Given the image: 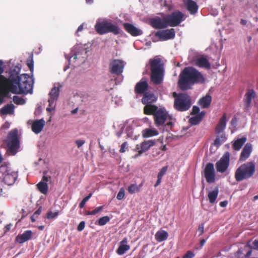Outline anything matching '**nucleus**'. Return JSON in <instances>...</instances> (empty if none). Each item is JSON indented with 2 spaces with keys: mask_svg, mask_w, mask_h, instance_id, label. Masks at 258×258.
<instances>
[{
  "mask_svg": "<svg viewBox=\"0 0 258 258\" xmlns=\"http://www.w3.org/2000/svg\"><path fill=\"white\" fill-rule=\"evenodd\" d=\"M125 195L124 190L123 188L120 189L119 192H118L116 198L118 200H121L123 199Z\"/></svg>",
  "mask_w": 258,
  "mask_h": 258,
  "instance_id": "obj_45",
  "label": "nucleus"
},
{
  "mask_svg": "<svg viewBox=\"0 0 258 258\" xmlns=\"http://www.w3.org/2000/svg\"><path fill=\"white\" fill-rule=\"evenodd\" d=\"M32 236V231L30 230H26L22 234H19L15 238L16 242L22 244L29 240Z\"/></svg>",
  "mask_w": 258,
  "mask_h": 258,
  "instance_id": "obj_20",
  "label": "nucleus"
},
{
  "mask_svg": "<svg viewBox=\"0 0 258 258\" xmlns=\"http://www.w3.org/2000/svg\"><path fill=\"white\" fill-rule=\"evenodd\" d=\"M167 118V112L162 108H159L154 115L155 123L157 126L163 125Z\"/></svg>",
  "mask_w": 258,
  "mask_h": 258,
  "instance_id": "obj_15",
  "label": "nucleus"
},
{
  "mask_svg": "<svg viewBox=\"0 0 258 258\" xmlns=\"http://www.w3.org/2000/svg\"><path fill=\"white\" fill-rule=\"evenodd\" d=\"M15 106L12 103L5 105L0 109L1 115L13 114L14 112Z\"/></svg>",
  "mask_w": 258,
  "mask_h": 258,
  "instance_id": "obj_29",
  "label": "nucleus"
},
{
  "mask_svg": "<svg viewBox=\"0 0 258 258\" xmlns=\"http://www.w3.org/2000/svg\"><path fill=\"white\" fill-rule=\"evenodd\" d=\"M167 169V166H164L161 169V170H160L158 174L157 180L154 185L155 187H157L161 183L162 178L163 176L165 174V173L166 172Z\"/></svg>",
  "mask_w": 258,
  "mask_h": 258,
  "instance_id": "obj_38",
  "label": "nucleus"
},
{
  "mask_svg": "<svg viewBox=\"0 0 258 258\" xmlns=\"http://www.w3.org/2000/svg\"><path fill=\"white\" fill-rule=\"evenodd\" d=\"M184 15L179 11H175L166 16L168 26L176 27L182 21Z\"/></svg>",
  "mask_w": 258,
  "mask_h": 258,
  "instance_id": "obj_10",
  "label": "nucleus"
},
{
  "mask_svg": "<svg viewBox=\"0 0 258 258\" xmlns=\"http://www.w3.org/2000/svg\"><path fill=\"white\" fill-rule=\"evenodd\" d=\"M127 145V143L126 142H124L122 144L120 147V149L119 150L120 153H122L125 152V149L126 148Z\"/></svg>",
  "mask_w": 258,
  "mask_h": 258,
  "instance_id": "obj_52",
  "label": "nucleus"
},
{
  "mask_svg": "<svg viewBox=\"0 0 258 258\" xmlns=\"http://www.w3.org/2000/svg\"><path fill=\"white\" fill-rule=\"evenodd\" d=\"M211 101V96L209 95H206L199 100V104L202 108H206L210 106Z\"/></svg>",
  "mask_w": 258,
  "mask_h": 258,
  "instance_id": "obj_31",
  "label": "nucleus"
},
{
  "mask_svg": "<svg viewBox=\"0 0 258 258\" xmlns=\"http://www.w3.org/2000/svg\"><path fill=\"white\" fill-rule=\"evenodd\" d=\"M184 3L187 10L190 14H195L197 12L198 6L195 2L192 0H185Z\"/></svg>",
  "mask_w": 258,
  "mask_h": 258,
  "instance_id": "obj_25",
  "label": "nucleus"
},
{
  "mask_svg": "<svg viewBox=\"0 0 258 258\" xmlns=\"http://www.w3.org/2000/svg\"><path fill=\"white\" fill-rule=\"evenodd\" d=\"M3 62L2 60H0V76L4 72V69L3 67Z\"/></svg>",
  "mask_w": 258,
  "mask_h": 258,
  "instance_id": "obj_60",
  "label": "nucleus"
},
{
  "mask_svg": "<svg viewBox=\"0 0 258 258\" xmlns=\"http://www.w3.org/2000/svg\"><path fill=\"white\" fill-rule=\"evenodd\" d=\"M205 115V111H202L195 116L191 117L189 119V122L191 125H197L202 120Z\"/></svg>",
  "mask_w": 258,
  "mask_h": 258,
  "instance_id": "obj_30",
  "label": "nucleus"
},
{
  "mask_svg": "<svg viewBox=\"0 0 258 258\" xmlns=\"http://www.w3.org/2000/svg\"><path fill=\"white\" fill-rule=\"evenodd\" d=\"M14 85L16 86L17 94H27L32 90V83L29 76L26 74L21 75L19 80Z\"/></svg>",
  "mask_w": 258,
  "mask_h": 258,
  "instance_id": "obj_6",
  "label": "nucleus"
},
{
  "mask_svg": "<svg viewBox=\"0 0 258 258\" xmlns=\"http://www.w3.org/2000/svg\"><path fill=\"white\" fill-rule=\"evenodd\" d=\"M85 222L84 221H81L77 227V230L79 231H82L85 228Z\"/></svg>",
  "mask_w": 258,
  "mask_h": 258,
  "instance_id": "obj_50",
  "label": "nucleus"
},
{
  "mask_svg": "<svg viewBox=\"0 0 258 258\" xmlns=\"http://www.w3.org/2000/svg\"><path fill=\"white\" fill-rule=\"evenodd\" d=\"M196 64L201 68L207 69H210L211 65L207 58L202 56L198 58L196 60Z\"/></svg>",
  "mask_w": 258,
  "mask_h": 258,
  "instance_id": "obj_27",
  "label": "nucleus"
},
{
  "mask_svg": "<svg viewBox=\"0 0 258 258\" xmlns=\"http://www.w3.org/2000/svg\"><path fill=\"white\" fill-rule=\"evenodd\" d=\"M59 94V88L57 87H53L49 93L50 96L48 99L49 107L46 108V110L50 111L55 107L54 102L57 100Z\"/></svg>",
  "mask_w": 258,
  "mask_h": 258,
  "instance_id": "obj_12",
  "label": "nucleus"
},
{
  "mask_svg": "<svg viewBox=\"0 0 258 258\" xmlns=\"http://www.w3.org/2000/svg\"><path fill=\"white\" fill-rule=\"evenodd\" d=\"M125 63L124 61L119 59H113L110 60L109 64V72L111 74L120 75L123 72Z\"/></svg>",
  "mask_w": 258,
  "mask_h": 258,
  "instance_id": "obj_9",
  "label": "nucleus"
},
{
  "mask_svg": "<svg viewBox=\"0 0 258 258\" xmlns=\"http://www.w3.org/2000/svg\"><path fill=\"white\" fill-rule=\"evenodd\" d=\"M103 208V206H99L95 208L94 210L92 211V213H93V215H94L100 212H101Z\"/></svg>",
  "mask_w": 258,
  "mask_h": 258,
  "instance_id": "obj_49",
  "label": "nucleus"
},
{
  "mask_svg": "<svg viewBox=\"0 0 258 258\" xmlns=\"http://www.w3.org/2000/svg\"><path fill=\"white\" fill-rule=\"evenodd\" d=\"M41 213V207H40L34 213V214L37 217Z\"/></svg>",
  "mask_w": 258,
  "mask_h": 258,
  "instance_id": "obj_56",
  "label": "nucleus"
},
{
  "mask_svg": "<svg viewBox=\"0 0 258 258\" xmlns=\"http://www.w3.org/2000/svg\"><path fill=\"white\" fill-rule=\"evenodd\" d=\"M18 130L15 129L11 131L8 135L7 152L12 155L16 154L19 148V141L18 138Z\"/></svg>",
  "mask_w": 258,
  "mask_h": 258,
  "instance_id": "obj_7",
  "label": "nucleus"
},
{
  "mask_svg": "<svg viewBox=\"0 0 258 258\" xmlns=\"http://www.w3.org/2000/svg\"><path fill=\"white\" fill-rule=\"evenodd\" d=\"M252 150V145L250 143H247L242 149L240 156V160L241 161H245L250 156Z\"/></svg>",
  "mask_w": 258,
  "mask_h": 258,
  "instance_id": "obj_21",
  "label": "nucleus"
},
{
  "mask_svg": "<svg viewBox=\"0 0 258 258\" xmlns=\"http://www.w3.org/2000/svg\"><path fill=\"white\" fill-rule=\"evenodd\" d=\"M226 140L225 135L222 134L220 136H218L214 141V145L217 147L220 146Z\"/></svg>",
  "mask_w": 258,
  "mask_h": 258,
  "instance_id": "obj_39",
  "label": "nucleus"
},
{
  "mask_svg": "<svg viewBox=\"0 0 258 258\" xmlns=\"http://www.w3.org/2000/svg\"><path fill=\"white\" fill-rule=\"evenodd\" d=\"M255 171V165L254 162H248L241 164L235 171V180L241 181L251 178Z\"/></svg>",
  "mask_w": 258,
  "mask_h": 258,
  "instance_id": "obj_3",
  "label": "nucleus"
},
{
  "mask_svg": "<svg viewBox=\"0 0 258 258\" xmlns=\"http://www.w3.org/2000/svg\"><path fill=\"white\" fill-rule=\"evenodd\" d=\"M127 243V238H124L119 243L118 248L116 250V253L119 255L123 254L126 251L130 248V246Z\"/></svg>",
  "mask_w": 258,
  "mask_h": 258,
  "instance_id": "obj_24",
  "label": "nucleus"
},
{
  "mask_svg": "<svg viewBox=\"0 0 258 258\" xmlns=\"http://www.w3.org/2000/svg\"><path fill=\"white\" fill-rule=\"evenodd\" d=\"M159 108L153 104H147L144 107V113L146 115H154Z\"/></svg>",
  "mask_w": 258,
  "mask_h": 258,
  "instance_id": "obj_28",
  "label": "nucleus"
},
{
  "mask_svg": "<svg viewBox=\"0 0 258 258\" xmlns=\"http://www.w3.org/2000/svg\"><path fill=\"white\" fill-rule=\"evenodd\" d=\"M37 217L33 214V215L31 217V220L32 222H34L36 221V218Z\"/></svg>",
  "mask_w": 258,
  "mask_h": 258,
  "instance_id": "obj_62",
  "label": "nucleus"
},
{
  "mask_svg": "<svg viewBox=\"0 0 258 258\" xmlns=\"http://www.w3.org/2000/svg\"><path fill=\"white\" fill-rule=\"evenodd\" d=\"M149 87L147 81L142 79L138 83H137L135 87V92L136 94H142L146 93Z\"/></svg>",
  "mask_w": 258,
  "mask_h": 258,
  "instance_id": "obj_18",
  "label": "nucleus"
},
{
  "mask_svg": "<svg viewBox=\"0 0 258 258\" xmlns=\"http://www.w3.org/2000/svg\"><path fill=\"white\" fill-rule=\"evenodd\" d=\"M226 115L224 113L219 121L215 128V132L217 134H219L226 127Z\"/></svg>",
  "mask_w": 258,
  "mask_h": 258,
  "instance_id": "obj_26",
  "label": "nucleus"
},
{
  "mask_svg": "<svg viewBox=\"0 0 258 258\" xmlns=\"http://www.w3.org/2000/svg\"><path fill=\"white\" fill-rule=\"evenodd\" d=\"M255 96V92L253 90H249L245 94V100L247 104H249L251 102L252 98Z\"/></svg>",
  "mask_w": 258,
  "mask_h": 258,
  "instance_id": "obj_40",
  "label": "nucleus"
},
{
  "mask_svg": "<svg viewBox=\"0 0 258 258\" xmlns=\"http://www.w3.org/2000/svg\"><path fill=\"white\" fill-rule=\"evenodd\" d=\"M219 194V189L218 187H216L213 190L209 191L208 194V197L209 202L213 204L216 201Z\"/></svg>",
  "mask_w": 258,
  "mask_h": 258,
  "instance_id": "obj_33",
  "label": "nucleus"
},
{
  "mask_svg": "<svg viewBox=\"0 0 258 258\" xmlns=\"http://www.w3.org/2000/svg\"><path fill=\"white\" fill-rule=\"evenodd\" d=\"M110 220V218L105 216L102 217L100 218L98 220V224L100 226H103L105 225L107 222H108Z\"/></svg>",
  "mask_w": 258,
  "mask_h": 258,
  "instance_id": "obj_43",
  "label": "nucleus"
},
{
  "mask_svg": "<svg viewBox=\"0 0 258 258\" xmlns=\"http://www.w3.org/2000/svg\"><path fill=\"white\" fill-rule=\"evenodd\" d=\"M142 184L137 185L135 184H132L128 187V191L131 194H133L140 190Z\"/></svg>",
  "mask_w": 258,
  "mask_h": 258,
  "instance_id": "obj_41",
  "label": "nucleus"
},
{
  "mask_svg": "<svg viewBox=\"0 0 258 258\" xmlns=\"http://www.w3.org/2000/svg\"><path fill=\"white\" fill-rule=\"evenodd\" d=\"M88 200L87 199V198H86L85 197L82 200V201L81 202V203H80L79 204V207L81 209H82L84 207L85 204H86V203L88 201Z\"/></svg>",
  "mask_w": 258,
  "mask_h": 258,
  "instance_id": "obj_54",
  "label": "nucleus"
},
{
  "mask_svg": "<svg viewBox=\"0 0 258 258\" xmlns=\"http://www.w3.org/2000/svg\"><path fill=\"white\" fill-rule=\"evenodd\" d=\"M168 236V232L163 230L158 231L155 235V239L158 242H162L166 240Z\"/></svg>",
  "mask_w": 258,
  "mask_h": 258,
  "instance_id": "obj_32",
  "label": "nucleus"
},
{
  "mask_svg": "<svg viewBox=\"0 0 258 258\" xmlns=\"http://www.w3.org/2000/svg\"><path fill=\"white\" fill-rule=\"evenodd\" d=\"M75 143L76 144L78 148H80L85 143V141L83 140H78L75 141Z\"/></svg>",
  "mask_w": 258,
  "mask_h": 258,
  "instance_id": "obj_51",
  "label": "nucleus"
},
{
  "mask_svg": "<svg viewBox=\"0 0 258 258\" xmlns=\"http://www.w3.org/2000/svg\"><path fill=\"white\" fill-rule=\"evenodd\" d=\"M95 29L99 35L111 33L116 35L120 34L121 31L120 28L117 25L113 24L111 21L106 20L96 22L95 25Z\"/></svg>",
  "mask_w": 258,
  "mask_h": 258,
  "instance_id": "obj_4",
  "label": "nucleus"
},
{
  "mask_svg": "<svg viewBox=\"0 0 258 258\" xmlns=\"http://www.w3.org/2000/svg\"><path fill=\"white\" fill-rule=\"evenodd\" d=\"M246 141V139L245 137L238 139L236 140L233 144V148L234 150L238 151L239 150L243 144Z\"/></svg>",
  "mask_w": 258,
  "mask_h": 258,
  "instance_id": "obj_36",
  "label": "nucleus"
},
{
  "mask_svg": "<svg viewBox=\"0 0 258 258\" xmlns=\"http://www.w3.org/2000/svg\"><path fill=\"white\" fill-rule=\"evenodd\" d=\"M198 230L200 231V235L204 233V225L201 224L199 226Z\"/></svg>",
  "mask_w": 258,
  "mask_h": 258,
  "instance_id": "obj_58",
  "label": "nucleus"
},
{
  "mask_svg": "<svg viewBox=\"0 0 258 258\" xmlns=\"http://www.w3.org/2000/svg\"><path fill=\"white\" fill-rule=\"evenodd\" d=\"M83 29V24H82L79 26L76 32L78 33L79 32L81 31Z\"/></svg>",
  "mask_w": 258,
  "mask_h": 258,
  "instance_id": "obj_61",
  "label": "nucleus"
},
{
  "mask_svg": "<svg viewBox=\"0 0 258 258\" xmlns=\"http://www.w3.org/2000/svg\"><path fill=\"white\" fill-rule=\"evenodd\" d=\"M151 80L155 85L161 84L163 78V65L159 58L150 60Z\"/></svg>",
  "mask_w": 258,
  "mask_h": 258,
  "instance_id": "obj_2",
  "label": "nucleus"
},
{
  "mask_svg": "<svg viewBox=\"0 0 258 258\" xmlns=\"http://www.w3.org/2000/svg\"><path fill=\"white\" fill-rule=\"evenodd\" d=\"M47 171H46L43 172V176L42 177L41 181L45 182L46 183L47 182H48L49 180H51V176L47 175Z\"/></svg>",
  "mask_w": 258,
  "mask_h": 258,
  "instance_id": "obj_47",
  "label": "nucleus"
},
{
  "mask_svg": "<svg viewBox=\"0 0 258 258\" xmlns=\"http://www.w3.org/2000/svg\"><path fill=\"white\" fill-rule=\"evenodd\" d=\"M142 135L144 138H149L158 135V132L155 129L146 128L143 131Z\"/></svg>",
  "mask_w": 258,
  "mask_h": 258,
  "instance_id": "obj_35",
  "label": "nucleus"
},
{
  "mask_svg": "<svg viewBox=\"0 0 258 258\" xmlns=\"http://www.w3.org/2000/svg\"><path fill=\"white\" fill-rule=\"evenodd\" d=\"M206 242V240L205 239H202V240H201L200 241V245L201 246H203L204 244Z\"/></svg>",
  "mask_w": 258,
  "mask_h": 258,
  "instance_id": "obj_63",
  "label": "nucleus"
},
{
  "mask_svg": "<svg viewBox=\"0 0 258 258\" xmlns=\"http://www.w3.org/2000/svg\"><path fill=\"white\" fill-rule=\"evenodd\" d=\"M157 99V98L154 94L150 92H146L144 94L142 98V102L145 105L152 104V103L156 101Z\"/></svg>",
  "mask_w": 258,
  "mask_h": 258,
  "instance_id": "obj_23",
  "label": "nucleus"
},
{
  "mask_svg": "<svg viewBox=\"0 0 258 258\" xmlns=\"http://www.w3.org/2000/svg\"><path fill=\"white\" fill-rule=\"evenodd\" d=\"M228 202L227 201H224L222 202H221L219 204V205L221 207H225L227 205Z\"/></svg>",
  "mask_w": 258,
  "mask_h": 258,
  "instance_id": "obj_57",
  "label": "nucleus"
},
{
  "mask_svg": "<svg viewBox=\"0 0 258 258\" xmlns=\"http://www.w3.org/2000/svg\"><path fill=\"white\" fill-rule=\"evenodd\" d=\"M37 187L40 192L44 195L47 194L48 190V186L47 183L40 181L37 184Z\"/></svg>",
  "mask_w": 258,
  "mask_h": 258,
  "instance_id": "obj_37",
  "label": "nucleus"
},
{
  "mask_svg": "<svg viewBox=\"0 0 258 258\" xmlns=\"http://www.w3.org/2000/svg\"><path fill=\"white\" fill-rule=\"evenodd\" d=\"M174 107L179 111H185L188 110L191 105V98L186 93H176L174 92Z\"/></svg>",
  "mask_w": 258,
  "mask_h": 258,
  "instance_id": "obj_5",
  "label": "nucleus"
},
{
  "mask_svg": "<svg viewBox=\"0 0 258 258\" xmlns=\"http://www.w3.org/2000/svg\"><path fill=\"white\" fill-rule=\"evenodd\" d=\"M45 125V121L42 118L39 120H35L32 123L31 128L35 134L40 133Z\"/></svg>",
  "mask_w": 258,
  "mask_h": 258,
  "instance_id": "obj_22",
  "label": "nucleus"
},
{
  "mask_svg": "<svg viewBox=\"0 0 258 258\" xmlns=\"http://www.w3.org/2000/svg\"><path fill=\"white\" fill-rule=\"evenodd\" d=\"M58 215V212H52L51 211H49L47 214V218L48 219L54 218L57 217Z\"/></svg>",
  "mask_w": 258,
  "mask_h": 258,
  "instance_id": "obj_46",
  "label": "nucleus"
},
{
  "mask_svg": "<svg viewBox=\"0 0 258 258\" xmlns=\"http://www.w3.org/2000/svg\"><path fill=\"white\" fill-rule=\"evenodd\" d=\"M253 247L258 250V240H255L253 242Z\"/></svg>",
  "mask_w": 258,
  "mask_h": 258,
  "instance_id": "obj_59",
  "label": "nucleus"
},
{
  "mask_svg": "<svg viewBox=\"0 0 258 258\" xmlns=\"http://www.w3.org/2000/svg\"><path fill=\"white\" fill-rule=\"evenodd\" d=\"M151 25L155 29H164L168 26L166 17L163 19L156 17L151 20Z\"/></svg>",
  "mask_w": 258,
  "mask_h": 258,
  "instance_id": "obj_17",
  "label": "nucleus"
},
{
  "mask_svg": "<svg viewBox=\"0 0 258 258\" xmlns=\"http://www.w3.org/2000/svg\"><path fill=\"white\" fill-rule=\"evenodd\" d=\"M175 32L173 28L158 31L155 34V36L161 41L172 39L175 37Z\"/></svg>",
  "mask_w": 258,
  "mask_h": 258,
  "instance_id": "obj_14",
  "label": "nucleus"
},
{
  "mask_svg": "<svg viewBox=\"0 0 258 258\" xmlns=\"http://www.w3.org/2000/svg\"><path fill=\"white\" fill-rule=\"evenodd\" d=\"M13 100L14 103L17 105H23L25 103V99L18 96H14L13 97Z\"/></svg>",
  "mask_w": 258,
  "mask_h": 258,
  "instance_id": "obj_42",
  "label": "nucleus"
},
{
  "mask_svg": "<svg viewBox=\"0 0 258 258\" xmlns=\"http://www.w3.org/2000/svg\"><path fill=\"white\" fill-rule=\"evenodd\" d=\"M21 71V68L18 66H15L10 69V76L8 78L5 77L3 75L0 76V80L2 83L4 84H11L14 85L15 84L18 83L16 82L19 78L21 77V75H20V72Z\"/></svg>",
  "mask_w": 258,
  "mask_h": 258,
  "instance_id": "obj_8",
  "label": "nucleus"
},
{
  "mask_svg": "<svg viewBox=\"0 0 258 258\" xmlns=\"http://www.w3.org/2000/svg\"><path fill=\"white\" fill-rule=\"evenodd\" d=\"M229 165V154L225 153L220 159L216 163V168L218 172L223 173L228 168Z\"/></svg>",
  "mask_w": 258,
  "mask_h": 258,
  "instance_id": "obj_11",
  "label": "nucleus"
},
{
  "mask_svg": "<svg viewBox=\"0 0 258 258\" xmlns=\"http://www.w3.org/2000/svg\"><path fill=\"white\" fill-rule=\"evenodd\" d=\"M194 256L195 253L189 250L183 256L182 258H193Z\"/></svg>",
  "mask_w": 258,
  "mask_h": 258,
  "instance_id": "obj_48",
  "label": "nucleus"
},
{
  "mask_svg": "<svg viewBox=\"0 0 258 258\" xmlns=\"http://www.w3.org/2000/svg\"><path fill=\"white\" fill-rule=\"evenodd\" d=\"M123 26L125 31L133 36H139L143 33L141 30L136 28L132 24L124 23Z\"/></svg>",
  "mask_w": 258,
  "mask_h": 258,
  "instance_id": "obj_19",
  "label": "nucleus"
},
{
  "mask_svg": "<svg viewBox=\"0 0 258 258\" xmlns=\"http://www.w3.org/2000/svg\"><path fill=\"white\" fill-rule=\"evenodd\" d=\"M155 142L153 140L145 141L143 142L140 145H137L136 149L138 150V154L134 156V158L137 157L141 155L143 153L148 151L151 147L153 146Z\"/></svg>",
  "mask_w": 258,
  "mask_h": 258,
  "instance_id": "obj_16",
  "label": "nucleus"
},
{
  "mask_svg": "<svg viewBox=\"0 0 258 258\" xmlns=\"http://www.w3.org/2000/svg\"><path fill=\"white\" fill-rule=\"evenodd\" d=\"M205 78L203 75L195 68L185 67L179 76L178 86L182 91L191 88L195 84L203 83Z\"/></svg>",
  "mask_w": 258,
  "mask_h": 258,
  "instance_id": "obj_1",
  "label": "nucleus"
},
{
  "mask_svg": "<svg viewBox=\"0 0 258 258\" xmlns=\"http://www.w3.org/2000/svg\"><path fill=\"white\" fill-rule=\"evenodd\" d=\"M199 111H200V109H199V107H198L197 106H194L192 107V112H191V114L197 115L200 113Z\"/></svg>",
  "mask_w": 258,
  "mask_h": 258,
  "instance_id": "obj_53",
  "label": "nucleus"
},
{
  "mask_svg": "<svg viewBox=\"0 0 258 258\" xmlns=\"http://www.w3.org/2000/svg\"><path fill=\"white\" fill-rule=\"evenodd\" d=\"M204 176L208 183H213L215 180V172L214 165L211 163H208L204 169Z\"/></svg>",
  "mask_w": 258,
  "mask_h": 258,
  "instance_id": "obj_13",
  "label": "nucleus"
},
{
  "mask_svg": "<svg viewBox=\"0 0 258 258\" xmlns=\"http://www.w3.org/2000/svg\"><path fill=\"white\" fill-rule=\"evenodd\" d=\"M12 227V224L10 223L9 224H7L4 228V233H6L8 232L11 229Z\"/></svg>",
  "mask_w": 258,
  "mask_h": 258,
  "instance_id": "obj_55",
  "label": "nucleus"
},
{
  "mask_svg": "<svg viewBox=\"0 0 258 258\" xmlns=\"http://www.w3.org/2000/svg\"><path fill=\"white\" fill-rule=\"evenodd\" d=\"M240 23L242 25H245L246 24L247 21L245 20L241 19V21H240Z\"/></svg>",
  "mask_w": 258,
  "mask_h": 258,
  "instance_id": "obj_64",
  "label": "nucleus"
},
{
  "mask_svg": "<svg viewBox=\"0 0 258 258\" xmlns=\"http://www.w3.org/2000/svg\"><path fill=\"white\" fill-rule=\"evenodd\" d=\"M16 179V177L15 174H6L4 175L3 180L5 183L9 185L13 184Z\"/></svg>",
  "mask_w": 258,
  "mask_h": 258,
  "instance_id": "obj_34",
  "label": "nucleus"
},
{
  "mask_svg": "<svg viewBox=\"0 0 258 258\" xmlns=\"http://www.w3.org/2000/svg\"><path fill=\"white\" fill-rule=\"evenodd\" d=\"M26 63L30 71L32 72L34 70V61L32 56L29 57L26 61Z\"/></svg>",
  "mask_w": 258,
  "mask_h": 258,
  "instance_id": "obj_44",
  "label": "nucleus"
}]
</instances>
